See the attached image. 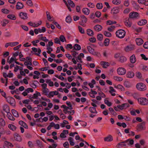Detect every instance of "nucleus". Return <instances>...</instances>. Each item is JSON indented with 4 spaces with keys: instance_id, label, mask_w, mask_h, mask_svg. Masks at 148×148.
<instances>
[{
    "instance_id": "1",
    "label": "nucleus",
    "mask_w": 148,
    "mask_h": 148,
    "mask_svg": "<svg viewBox=\"0 0 148 148\" xmlns=\"http://www.w3.org/2000/svg\"><path fill=\"white\" fill-rule=\"evenodd\" d=\"M126 32L123 29H119L116 32V36L120 38H123L125 36Z\"/></svg>"
},
{
    "instance_id": "2",
    "label": "nucleus",
    "mask_w": 148,
    "mask_h": 148,
    "mask_svg": "<svg viewBox=\"0 0 148 148\" xmlns=\"http://www.w3.org/2000/svg\"><path fill=\"white\" fill-rule=\"evenodd\" d=\"M136 87L137 89L140 91L146 90L147 88L146 85L142 83H139L137 84Z\"/></svg>"
},
{
    "instance_id": "3",
    "label": "nucleus",
    "mask_w": 148,
    "mask_h": 148,
    "mask_svg": "<svg viewBox=\"0 0 148 148\" xmlns=\"http://www.w3.org/2000/svg\"><path fill=\"white\" fill-rule=\"evenodd\" d=\"M139 103L143 105H146L148 104V100L145 98H140L138 99Z\"/></svg>"
},
{
    "instance_id": "4",
    "label": "nucleus",
    "mask_w": 148,
    "mask_h": 148,
    "mask_svg": "<svg viewBox=\"0 0 148 148\" xmlns=\"http://www.w3.org/2000/svg\"><path fill=\"white\" fill-rule=\"evenodd\" d=\"M137 130L140 131L145 129V123L144 122L138 124L137 126Z\"/></svg>"
},
{
    "instance_id": "5",
    "label": "nucleus",
    "mask_w": 148,
    "mask_h": 148,
    "mask_svg": "<svg viewBox=\"0 0 148 148\" xmlns=\"http://www.w3.org/2000/svg\"><path fill=\"white\" fill-rule=\"evenodd\" d=\"M7 101L13 106H15V101L14 99L12 97H8L6 98Z\"/></svg>"
},
{
    "instance_id": "6",
    "label": "nucleus",
    "mask_w": 148,
    "mask_h": 148,
    "mask_svg": "<svg viewBox=\"0 0 148 148\" xmlns=\"http://www.w3.org/2000/svg\"><path fill=\"white\" fill-rule=\"evenodd\" d=\"M139 15L137 12H133L130 13L129 16L130 18L137 19L139 17Z\"/></svg>"
},
{
    "instance_id": "7",
    "label": "nucleus",
    "mask_w": 148,
    "mask_h": 148,
    "mask_svg": "<svg viewBox=\"0 0 148 148\" xmlns=\"http://www.w3.org/2000/svg\"><path fill=\"white\" fill-rule=\"evenodd\" d=\"M117 72L119 75H124L126 72L125 69L123 67H119L117 69Z\"/></svg>"
},
{
    "instance_id": "8",
    "label": "nucleus",
    "mask_w": 148,
    "mask_h": 148,
    "mask_svg": "<svg viewBox=\"0 0 148 148\" xmlns=\"http://www.w3.org/2000/svg\"><path fill=\"white\" fill-rule=\"evenodd\" d=\"M128 140L121 142L117 145L116 147H123L124 146H126L127 144H128Z\"/></svg>"
},
{
    "instance_id": "9",
    "label": "nucleus",
    "mask_w": 148,
    "mask_h": 148,
    "mask_svg": "<svg viewBox=\"0 0 148 148\" xmlns=\"http://www.w3.org/2000/svg\"><path fill=\"white\" fill-rule=\"evenodd\" d=\"M129 106V105L127 103H125L122 104L121 105H117V107L119 109L122 110L126 108Z\"/></svg>"
},
{
    "instance_id": "10",
    "label": "nucleus",
    "mask_w": 148,
    "mask_h": 148,
    "mask_svg": "<svg viewBox=\"0 0 148 148\" xmlns=\"http://www.w3.org/2000/svg\"><path fill=\"white\" fill-rule=\"evenodd\" d=\"M134 46L130 45L127 46L125 48V50L126 52H129L133 50L134 49Z\"/></svg>"
},
{
    "instance_id": "11",
    "label": "nucleus",
    "mask_w": 148,
    "mask_h": 148,
    "mask_svg": "<svg viewBox=\"0 0 148 148\" xmlns=\"http://www.w3.org/2000/svg\"><path fill=\"white\" fill-rule=\"evenodd\" d=\"M9 146L12 147H13V145L12 143L7 141H5L4 142L3 147L4 148H9Z\"/></svg>"
},
{
    "instance_id": "12",
    "label": "nucleus",
    "mask_w": 148,
    "mask_h": 148,
    "mask_svg": "<svg viewBox=\"0 0 148 148\" xmlns=\"http://www.w3.org/2000/svg\"><path fill=\"white\" fill-rule=\"evenodd\" d=\"M32 50L34 52L36 53L38 52V53H35V54L36 55L40 56V54L41 52V50L40 49H37L36 47H32Z\"/></svg>"
},
{
    "instance_id": "13",
    "label": "nucleus",
    "mask_w": 148,
    "mask_h": 148,
    "mask_svg": "<svg viewBox=\"0 0 148 148\" xmlns=\"http://www.w3.org/2000/svg\"><path fill=\"white\" fill-rule=\"evenodd\" d=\"M14 136V139L16 140L18 142H20L21 141L22 139L21 136L17 133H15Z\"/></svg>"
},
{
    "instance_id": "14",
    "label": "nucleus",
    "mask_w": 148,
    "mask_h": 148,
    "mask_svg": "<svg viewBox=\"0 0 148 148\" xmlns=\"http://www.w3.org/2000/svg\"><path fill=\"white\" fill-rule=\"evenodd\" d=\"M94 30L97 32L101 31L102 29V27L99 25H96L94 27Z\"/></svg>"
},
{
    "instance_id": "15",
    "label": "nucleus",
    "mask_w": 148,
    "mask_h": 148,
    "mask_svg": "<svg viewBox=\"0 0 148 148\" xmlns=\"http://www.w3.org/2000/svg\"><path fill=\"white\" fill-rule=\"evenodd\" d=\"M134 73L132 71H129L127 72L126 74L127 77L128 78H131L134 77Z\"/></svg>"
},
{
    "instance_id": "16",
    "label": "nucleus",
    "mask_w": 148,
    "mask_h": 148,
    "mask_svg": "<svg viewBox=\"0 0 148 148\" xmlns=\"http://www.w3.org/2000/svg\"><path fill=\"white\" fill-rule=\"evenodd\" d=\"M69 131L67 130H63L62 132L61 133L60 135V136L62 138H65L66 137V134H68Z\"/></svg>"
},
{
    "instance_id": "17",
    "label": "nucleus",
    "mask_w": 148,
    "mask_h": 148,
    "mask_svg": "<svg viewBox=\"0 0 148 148\" xmlns=\"http://www.w3.org/2000/svg\"><path fill=\"white\" fill-rule=\"evenodd\" d=\"M130 60L131 63L134 64L135 63L136 61V59L134 54L132 55L130 57Z\"/></svg>"
},
{
    "instance_id": "18",
    "label": "nucleus",
    "mask_w": 148,
    "mask_h": 148,
    "mask_svg": "<svg viewBox=\"0 0 148 148\" xmlns=\"http://www.w3.org/2000/svg\"><path fill=\"white\" fill-rule=\"evenodd\" d=\"M136 41L137 45H140L143 43V40L140 38H137L136 39Z\"/></svg>"
},
{
    "instance_id": "19",
    "label": "nucleus",
    "mask_w": 148,
    "mask_h": 148,
    "mask_svg": "<svg viewBox=\"0 0 148 148\" xmlns=\"http://www.w3.org/2000/svg\"><path fill=\"white\" fill-rule=\"evenodd\" d=\"M19 15L20 17L23 19H26L27 18V14L25 13L21 12L19 14Z\"/></svg>"
},
{
    "instance_id": "20",
    "label": "nucleus",
    "mask_w": 148,
    "mask_h": 148,
    "mask_svg": "<svg viewBox=\"0 0 148 148\" xmlns=\"http://www.w3.org/2000/svg\"><path fill=\"white\" fill-rule=\"evenodd\" d=\"M101 64L104 68H107L109 65V63L106 62L102 61L101 62Z\"/></svg>"
},
{
    "instance_id": "21",
    "label": "nucleus",
    "mask_w": 148,
    "mask_h": 148,
    "mask_svg": "<svg viewBox=\"0 0 148 148\" xmlns=\"http://www.w3.org/2000/svg\"><path fill=\"white\" fill-rule=\"evenodd\" d=\"M147 23V21L145 19H142L138 23V25L140 26H142L145 25Z\"/></svg>"
},
{
    "instance_id": "22",
    "label": "nucleus",
    "mask_w": 148,
    "mask_h": 148,
    "mask_svg": "<svg viewBox=\"0 0 148 148\" xmlns=\"http://www.w3.org/2000/svg\"><path fill=\"white\" fill-rule=\"evenodd\" d=\"M104 140L105 141H111L112 140L113 138L111 135H109L108 136L105 138Z\"/></svg>"
},
{
    "instance_id": "23",
    "label": "nucleus",
    "mask_w": 148,
    "mask_h": 148,
    "mask_svg": "<svg viewBox=\"0 0 148 148\" xmlns=\"http://www.w3.org/2000/svg\"><path fill=\"white\" fill-rule=\"evenodd\" d=\"M7 116L8 119L12 121H14L15 120V118L12 116V114L9 112H7Z\"/></svg>"
},
{
    "instance_id": "24",
    "label": "nucleus",
    "mask_w": 148,
    "mask_h": 148,
    "mask_svg": "<svg viewBox=\"0 0 148 148\" xmlns=\"http://www.w3.org/2000/svg\"><path fill=\"white\" fill-rule=\"evenodd\" d=\"M3 111L6 113L10 111V108L7 105H4L3 107Z\"/></svg>"
},
{
    "instance_id": "25",
    "label": "nucleus",
    "mask_w": 148,
    "mask_h": 148,
    "mask_svg": "<svg viewBox=\"0 0 148 148\" xmlns=\"http://www.w3.org/2000/svg\"><path fill=\"white\" fill-rule=\"evenodd\" d=\"M23 7V4L20 2H18L16 5V8L17 9H20L22 8Z\"/></svg>"
},
{
    "instance_id": "26",
    "label": "nucleus",
    "mask_w": 148,
    "mask_h": 148,
    "mask_svg": "<svg viewBox=\"0 0 148 148\" xmlns=\"http://www.w3.org/2000/svg\"><path fill=\"white\" fill-rule=\"evenodd\" d=\"M82 11L86 15H88L90 12V10L88 8H84L82 9Z\"/></svg>"
},
{
    "instance_id": "27",
    "label": "nucleus",
    "mask_w": 148,
    "mask_h": 148,
    "mask_svg": "<svg viewBox=\"0 0 148 148\" xmlns=\"http://www.w3.org/2000/svg\"><path fill=\"white\" fill-rule=\"evenodd\" d=\"M89 110L92 113H97V112L96 111V109L95 107H90L89 108Z\"/></svg>"
},
{
    "instance_id": "28",
    "label": "nucleus",
    "mask_w": 148,
    "mask_h": 148,
    "mask_svg": "<svg viewBox=\"0 0 148 148\" xmlns=\"http://www.w3.org/2000/svg\"><path fill=\"white\" fill-rule=\"evenodd\" d=\"M132 95L134 99H137L138 100V99L140 98H139L140 97L139 94L137 92H134L132 93Z\"/></svg>"
},
{
    "instance_id": "29",
    "label": "nucleus",
    "mask_w": 148,
    "mask_h": 148,
    "mask_svg": "<svg viewBox=\"0 0 148 148\" xmlns=\"http://www.w3.org/2000/svg\"><path fill=\"white\" fill-rule=\"evenodd\" d=\"M87 34L90 36H92L94 35V32L91 29H88L87 30Z\"/></svg>"
},
{
    "instance_id": "30",
    "label": "nucleus",
    "mask_w": 148,
    "mask_h": 148,
    "mask_svg": "<svg viewBox=\"0 0 148 148\" xmlns=\"http://www.w3.org/2000/svg\"><path fill=\"white\" fill-rule=\"evenodd\" d=\"M109 88L110 89V90L109 91L110 93L112 96H115L116 95L114 93H113V92H115V90L114 89L113 87L112 86H110Z\"/></svg>"
},
{
    "instance_id": "31",
    "label": "nucleus",
    "mask_w": 148,
    "mask_h": 148,
    "mask_svg": "<svg viewBox=\"0 0 148 148\" xmlns=\"http://www.w3.org/2000/svg\"><path fill=\"white\" fill-rule=\"evenodd\" d=\"M12 113L13 115L15 117H18L19 115L18 112L15 110L12 109L11 110Z\"/></svg>"
},
{
    "instance_id": "32",
    "label": "nucleus",
    "mask_w": 148,
    "mask_h": 148,
    "mask_svg": "<svg viewBox=\"0 0 148 148\" xmlns=\"http://www.w3.org/2000/svg\"><path fill=\"white\" fill-rule=\"evenodd\" d=\"M73 49L75 50H79L81 49L80 46L77 44H75L73 46Z\"/></svg>"
},
{
    "instance_id": "33",
    "label": "nucleus",
    "mask_w": 148,
    "mask_h": 148,
    "mask_svg": "<svg viewBox=\"0 0 148 148\" xmlns=\"http://www.w3.org/2000/svg\"><path fill=\"white\" fill-rule=\"evenodd\" d=\"M7 17L8 18L13 20H15L16 19V17L13 14H9L7 16Z\"/></svg>"
},
{
    "instance_id": "34",
    "label": "nucleus",
    "mask_w": 148,
    "mask_h": 148,
    "mask_svg": "<svg viewBox=\"0 0 148 148\" xmlns=\"http://www.w3.org/2000/svg\"><path fill=\"white\" fill-rule=\"evenodd\" d=\"M125 24L126 26L128 27H130L132 25V23L129 19L126 21L125 22Z\"/></svg>"
},
{
    "instance_id": "35",
    "label": "nucleus",
    "mask_w": 148,
    "mask_h": 148,
    "mask_svg": "<svg viewBox=\"0 0 148 148\" xmlns=\"http://www.w3.org/2000/svg\"><path fill=\"white\" fill-rule=\"evenodd\" d=\"M54 92L53 91H51L49 92V94H46L45 95L49 98H51V97H53L55 95V94L54 93Z\"/></svg>"
},
{
    "instance_id": "36",
    "label": "nucleus",
    "mask_w": 148,
    "mask_h": 148,
    "mask_svg": "<svg viewBox=\"0 0 148 148\" xmlns=\"http://www.w3.org/2000/svg\"><path fill=\"white\" fill-rule=\"evenodd\" d=\"M126 60V58L124 56H121L119 57V61L121 62H124Z\"/></svg>"
},
{
    "instance_id": "37",
    "label": "nucleus",
    "mask_w": 148,
    "mask_h": 148,
    "mask_svg": "<svg viewBox=\"0 0 148 148\" xmlns=\"http://www.w3.org/2000/svg\"><path fill=\"white\" fill-rule=\"evenodd\" d=\"M8 127L11 130L14 131L16 129V127L14 125L12 124H9L8 125Z\"/></svg>"
},
{
    "instance_id": "38",
    "label": "nucleus",
    "mask_w": 148,
    "mask_h": 148,
    "mask_svg": "<svg viewBox=\"0 0 148 148\" xmlns=\"http://www.w3.org/2000/svg\"><path fill=\"white\" fill-rule=\"evenodd\" d=\"M96 7L97 9H101L102 8L103 6L101 3H98L97 4Z\"/></svg>"
},
{
    "instance_id": "39",
    "label": "nucleus",
    "mask_w": 148,
    "mask_h": 148,
    "mask_svg": "<svg viewBox=\"0 0 148 148\" xmlns=\"http://www.w3.org/2000/svg\"><path fill=\"white\" fill-rule=\"evenodd\" d=\"M67 2L69 5L72 8L74 7L75 5L73 2L71 0H68Z\"/></svg>"
},
{
    "instance_id": "40",
    "label": "nucleus",
    "mask_w": 148,
    "mask_h": 148,
    "mask_svg": "<svg viewBox=\"0 0 148 148\" xmlns=\"http://www.w3.org/2000/svg\"><path fill=\"white\" fill-rule=\"evenodd\" d=\"M70 145L71 146H73L74 145V143L73 142V139L71 137H69L68 139Z\"/></svg>"
},
{
    "instance_id": "41",
    "label": "nucleus",
    "mask_w": 148,
    "mask_h": 148,
    "mask_svg": "<svg viewBox=\"0 0 148 148\" xmlns=\"http://www.w3.org/2000/svg\"><path fill=\"white\" fill-rule=\"evenodd\" d=\"M103 34L106 37H109L112 36V34L111 33L106 31H104L103 32Z\"/></svg>"
},
{
    "instance_id": "42",
    "label": "nucleus",
    "mask_w": 148,
    "mask_h": 148,
    "mask_svg": "<svg viewBox=\"0 0 148 148\" xmlns=\"http://www.w3.org/2000/svg\"><path fill=\"white\" fill-rule=\"evenodd\" d=\"M87 49L88 50V51L91 53H92L94 51V49H93L90 46H87Z\"/></svg>"
},
{
    "instance_id": "43",
    "label": "nucleus",
    "mask_w": 148,
    "mask_h": 148,
    "mask_svg": "<svg viewBox=\"0 0 148 148\" xmlns=\"http://www.w3.org/2000/svg\"><path fill=\"white\" fill-rule=\"evenodd\" d=\"M61 108H63L64 109V112H67L68 111V109L69 110V107L66 106V105H62L61 106Z\"/></svg>"
},
{
    "instance_id": "44",
    "label": "nucleus",
    "mask_w": 148,
    "mask_h": 148,
    "mask_svg": "<svg viewBox=\"0 0 148 148\" xmlns=\"http://www.w3.org/2000/svg\"><path fill=\"white\" fill-rule=\"evenodd\" d=\"M0 124L1 125L3 126H4L5 125V122L3 119H0Z\"/></svg>"
},
{
    "instance_id": "45",
    "label": "nucleus",
    "mask_w": 148,
    "mask_h": 148,
    "mask_svg": "<svg viewBox=\"0 0 148 148\" xmlns=\"http://www.w3.org/2000/svg\"><path fill=\"white\" fill-rule=\"evenodd\" d=\"M10 46L12 47L18 45L19 44V42H10Z\"/></svg>"
},
{
    "instance_id": "46",
    "label": "nucleus",
    "mask_w": 148,
    "mask_h": 148,
    "mask_svg": "<svg viewBox=\"0 0 148 148\" xmlns=\"http://www.w3.org/2000/svg\"><path fill=\"white\" fill-rule=\"evenodd\" d=\"M66 22L68 23H70L71 21V19L70 16H67L66 18Z\"/></svg>"
},
{
    "instance_id": "47",
    "label": "nucleus",
    "mask_w": 148,
    "mask_h": 148,
    "mask_svg": "<svg viewBox=\"0 0 148 148\" xmlns=\"http://www.w3.org/2000/svg\"><path fill=\"white\" fill-rule=\"evenodd\" d=\"M38 29L39 30V32L40 33H44L46 31V28L44 27H42L41 29L40 28H38Z\"/></svg>"
},
{
    "instance_id": "48",
    "label": "nucleus",
    "mask_w": 148,
    "mask_h": 148,
    "mask_svg": "<svg viewBox=\"0 0 148 148\" xmlns=\"http://www.w3.org/2000/svg\"><path fill=\"white\" fill-rule=\"evenodd\" d=\"M1 12L3 13L8 14L9 12V10L3 8L1 9Z\"/></svg>"
},
{
    "instance_id": "49",
    "label": "nucleus",
    "mask_w": 148,
    "mask_h": 148,
    "mask_svg": "<svg viewBox=\"0 0 148 148\" xmlns=\"http://www.w3.org/2000/svg\"><path fill=\"white\" fill-rule=\"evenodd\" d=\"M46 15L48 20L49 21H51L52 20H51V17L49 14V13L48 11L46 12Z\"/></svg>"
},
{
    "instance_id": "50",
    "label": "nucleus",
    "mask_w": 148,
    "mask_h": 148,
    "mask_svg": "<svg viewBox=\"0 0 148 148\" xmlns=\"http://www.w3.org/2000/svg\"><path fill=\"white\" fill-rule=\"evenodd\" d=\"M115 88L117 89H120L121 91L124 90L123 87L120 84H118L117 86H115Z\"/></svg>"
},
{
    "instance_id": "51",
    "label": "nucleus",
    "mask_w": 148,
    "mask_h": 148,
    "mask_svg": "<svg viewBox=\"0 0 148 148\" xmlns=\"http://www.w3.org/2000/svg\"><path fill=\"white\" fill-rule=\"evenodd\" d=\"M87 5L89 7L93 8L95 7V5L92 3L89 2L87 4Z\"/></svg>"
},
{
    "instance_id": "52",
    "label": "nucleus",
    "mask_w": 148,
    "mask_h": 148,
    "mask_svg": "<svg viewBox=\"0 0 148 148\" xmlns=\"http://www.w3.org/2000/svg\"><path fill=\"white\" fill-rule=\"evenodd\" d=\"M105 103L108 106L110 107L112 105V103L110 102L108 100L105 99L104 100Z\"/></svg>"
},
{
    "instance_id": "53",
    "label": "nucleus",
    "mask_w": 148,
    "mask_h": 148,
    "mask_svg": "<svg viewBox=\"0 0 148 148\" xmlns=\"http://www.w3.org/2000/svg\"><path fill=\"white\" fill-rule=\"evenodd\" d=\"M81 18H82V21L86 23L87 21V19L85 16L84 15H82L81 16Z\"/></svg>"
},
{
    "instance_id": "54",
    "label": "nucleus",
    "mask_w": 148,
    "mask_h": 148,
    "mask_svg": "<svg viewBox=\"0 0 148 148\" xmlns=\"http://www.w3.org/2000/svg\"><path fill=\"white\" fill-rule=\"evenodd\" d=\"M114 79L117 81H122L123 79L121 77H119L117 76L114 77Z\"/></svg>"
},
{
    "instance_id": "55",
    "label": "nucleus",
    "mask_w": 148,
    "mask_h": 148,
    "mask_svg": "<svg viewBox=\"0 0 148 148\" xmlns=\"http://www.w3.org/2000/svg\"><path fill=\"white\" fill-rule=\"evenodd\" d=\"M110 40L109 39L106 38L105 39L104 42L105 43V45L106 46H108L109 44Z\"/></svg>"
},
{
    "instance_id": "56",
    "label": "nucleus",
    "mask_w": 148,
    "mask_h": 148,
    "mask_svg": "<svg viewBox=\"0 0 148 148\" xmlns=\"http://www.w3.org/2000/svg\"><path fill=\"white\" fill-rule=\"evenodd\" d=\"M115 27L114 25H111L110 27L108 28V30L110 32H112L113 31V30L114 29Z\"/></svg>"
},
{
    "instance_id": "57",
    "label": "nucleus",
    "mask_w": 148,
    "mask_h": 148,
    "mask_svg": "<svg viewBox=\"0 0 148 148\" xmlns=\"http://www.w3.org/2000/svg\"><path fill=\"white\" fill-rule=\"evenodd\" d=\"M60 41L62 42H64L66 40L65 38L63 35H61L60 36Z\"/></svg>"
},
{
    "instance_id": "58",
    "label": "nucleus",
    "mask_w": 148,
    "mask_h": 148,
    "mask_svg": "<svg viewBox=\"0 0 148 148\" xmlns=\"http://www.w3.org/2000/svg\"><path fill=\"white\" fill-rule=\"evenodd\" d=\"M54 42L55 43L59 44L60 45H61V43L60 40L58 38H56L54 39Z\"/></svg>"
},
{
    "instance_id": "59",
    "label": "nucleus",
    "mask_w": 148,
    "mask_h": 148,
    "mask_svg": "<svg viewBox=\"0 0 148 148\" xmlns=\"http://www.w3.org/2000/svg\"><path fill=\"white\" fill-rule=\"evenodd\" d=\"M103 35L101 34H99L97 36L98 40L101 41L103 39Z\"/></svg>"
},
{
    "instance_id": "60",
    "label": "nucleus",
    "mask_w": 148,
    "mask_h": 148,
    "mask_svg": "<svg viewBox=\"0 0 148 148\" xmlns=\"http://www.w3.org/2000/svg\"><path fill=\"white\" fill-rule=\"evenodd\" d=\"M125 86L127 88H130L131 86V84L129 82H126L124 83Z\"/></svg>"
},
{
    "instance_id": "61",
    "label": "nucleus",
    "mask_w": 148,
    "mask_h": 148,
    "mask_svg": "<svg viewBox=\"0 0 148 148\" xmlns=\"http://www.w3.org/2000/svg\"><path fill=\"white\" fill-rule=\"evenodd\" d=\"M46 82L48 83H49V86H53V82L50 81V80L47 81Z\"/></svg>"
},
{
    "instance_id": "62",
    "label": "nucleus",
    "mask_w": 148,
    "mask_h": 148,
    "mask_svg": "<svg viewBox=\"0 0 148 148\" xmlns=\"http://www.w3.org/2000/svg\"><path fill=\"white\" fill-rule=\"evenodd\" d=\"M136 75L137 77L138 78H141L142 77L141 74L140 72H136Z\"/></svg>"
},
{
    "instance_id": "63",
    "label": "nucleus",
    "mask_w": 148,
    "mask_h": 148,
    "mask_svg": "<svg viewBox=\"0 0 148 148\" xmlns=\"http://www.w3.org/2000/svg\"><path fill=\"white\" fill-rule=\"evenodd\" d=\"M112 2L113 4L116 5L119 4L120 3V1L119 0H113Z\"/></svg>"
},
{
    "instance_id": "64",
    "label": "nucleus",
    "mask_w": 148,
    "mask_h": 148,
    "mask_svg": "<svg viewBox=\"0 0 148 148\" xmlns=\"http://www.w3.org/2000/svg\"><path fill=\"white\" fill-rule=\"evenodd\" d=\"M78 29L80 33L81 34H84V30L82 27L80 26H79Z\"/></svg>"
}]
</instances>
